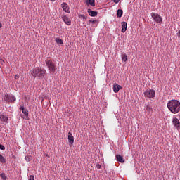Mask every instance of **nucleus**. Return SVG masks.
Returning <instances> with one entry per match:
<instances>
[{
  "label": "nucleus",
  "mask_w": 180,
  "mask_h": 180,
  "mask_svg": "<svg viewBox=\"0 0 180 180\" xmlns=\"http://www.w3.org/2000/svg\"><path fill=\"white\" fill-rule=\"evenodd\" d=\"M62 19L63 22H65V23L68 25V26H71V20H70V18H68L67 15H63L62 17Z\"/></svg>",
  "instance_id": "9"
},
{
  "label": "nucleus",
  "mask_w": 180,
  "mask_h": 180,
  "mask_svg": "<svg viewBox=\"0 0 180 180\" xmlns=\"http://www.w3.org/2000/svg\"><path fill=\"white\" fill-rule=\"evenodd\" d=\"M167 108L174 115L180 112V102L178 100H170L167 103Z\"/></svg>",
  "instance_id": "1"
},
{
  "label": "nucleus",
  "mask_w": 180,
  "mask_h": 180,
  "mask_svg": "<svg viewBox=\"0 0 180 180\" xmlns=\"http://www.w3.org/2000/svg\"><path fill=\"white\" fill-rule=\"evenodd\" d=\"M144 96L146 98H149V99H152L153 98H155V91L153 89H147L144 92Z\"/></svg>",
  "instance_id": "3"
},
{
  "label": "nucleus",
  "mask_w": 180,
  "mask_h": 180,
  "mask_svg": "<svg viewBox=\"0 0 180 180\" xmlns=\"http://www.w3.org/2000/svg\"><path fill=\"white\" fill-rule=\"evenodd\" d=\"M22 112L25 116H29V111L27 110L24 109Z\"/></svg>",
  "instance_id": "26"
},
{
  "label": "nucleus",
  "mask_w": 180,
  "mask_h": 180,
  "mask_svg": "<svg viewBox=\"0 0 180 180\" xmlns=\"http://www.w3.org/2000/svg\"><path fill=\"white\" fill-rule=\"evenodd\" d=\"M89 4L91 6H95V0H89Z\"/></svg>",
  "instance_id": "22"
},
{
  "label": "nucleus",
  "mask_w": 180,
  "mask_h": 180,
  "mask_svg": "<svg viewBox=\"0 0 180 180\" xmlns=\"http://www.w3.org/2000/svg\"><path fill=\"white\" fill-rule=\"evenodd\" d=\"M0 162H2V164H5L6 162V159L2 155L0 154Z\"/></svg>",
  "instance_id": "20"
},
{
  "label": "nucleus",
  "mask_w": 180,
  "mask_h": 180,
  "mask_svg": "<svg viewBox=\"0 0 180 180\" xmlns=\"http://www.w3.org/2000/svg\"><path fill=\"white\" fill-rule=\"evenodd\" d=\"M123 87H122L120 85L115 83L113 84V91L115 92V94H117V92H119V91H120V89H122Z\"/></svg>",
  "instance_id": "8"
},
{
  "label": "nucleus",
  "mask_w": 180,
  "mask_h": 180,
  "mask_svg": "<svg viewBox=\"0 0 180 180\" xmlns=\"http://www.w3.org/2000/svg\"><path fill=\"white\" fill-rule=\"evenodd\" d=\"M4 100L6 101V102H15V101H16V97L13 95L6 94L4 96Z\"/></svg>",
  "instance_id": "6"
},
{
  "label": "nucleus",
  "mask_w": 180,
  "mask_h": 180,
  "mask_svg": "<svg viewBox=\"0 0 180 180\" xmlns=\"http://www.w3.org/2000/svg\"><path fill=\"white\" fill-rule=\"evenodd\" d=\"M122 15H123V10L122 9L117 10V18H122Z\"/></svg>",
  "instance_id": "18"
},
{
  "label": "nucleus",
  "mask_w": 180,
  "mask_h": 180,
  "mask_svg": "<svg viewBox=\"0 0 180 180\" xmlns=\"http://www.w3.org/2000/svg\"><path fill=\"white\" fill-rule=\"evenodd\" d=\"M0 176H1V178L2 179H4V180H6V179H7L6 174H5V173H1V174H0Z\"/></svg>",
  "instance_id": "23"
},
{
  "label": "nucleus",
  "mask_w": 180,
  "mask_h": 180,
  "mask_svg": "<svg viewBox=\"0 0 180 180\" xmlns=\"http://www.w3.org/2000/svg\"><path fill=\"white\" fill-rule=\"evenodd\" d=\"M89 23H91V25H96V26H98V25L99 24V21L98 20H89Z\"/></svg>",
  "instance_id": "16"
},
{
  "label": "nucleus",
  "mask_w": 180,
  "mask_h": 180,
  "mask_svg": "<svg viewBox=\"0 0 180 180\" xmlns=\"http://www.w3.org/2000/svg\"><path fill=\"white\" fill-rule=\"evenodd\" d=\"M146 110L147 112H153V108H151L150 105H146Z\"/></svg>",
  "instance_id": "24"
},
{
  "label": "nucleus",
  "mask_w": 180,
  "mask_h": 180,
  "mask_svg": "<svg viewBox=\"0 0 180 180\" xmlns=\"http://www.w3.org/2000/svg\"><path fill=\"white\" fill-rule=\"evenodd\" d=\"M150 15L156 23H161L162 22V18L158 13H151Z\"/></svg>",
  "instance_id": "5"
},
{
  "label": "nucleus",
  "mask_w": 180,
  "mask_h": 180,
  "mask_svg": "<svg viewBox=\"0 0 180 180\" xmlns=\"http://www.w3.org/2000/svg\"><path fill=\"white\" fill-rule=\"evenodd\" d=\"M25 109V106H23V105H20V110H22H22Z\"/></svg>",
  "instance_id": "30"
},
{
  "label": "nucleus",
  "mask_w": 180,
  "mask_h": 180,
  "mask_svg": "<svg viewBox=\"0 0 180 180\" xmlns=\"http://www.w3.org/2000/svg\"><path fill=\"white\" fill-rule=\"evenodd\" d=\"M2 27V24L0 22V29Z\"/></svg>",
  "instance_id": "35"
},
{
  "label": "nucleus",
  "mask_w": 180,
  "mask_h": 180,
  "mask_svg": "<svg viewBox=\"0 0 180 180\" xmlns=\"http://www.w3.org/2000/svg\"><path fill=\"white\" fill-rule=\"evenodd\" d=\"M96 168H97V169H101V165L97 164L96 165Z\"/></svg>",
  "instance_id": "31"
},
{
  "label": "nucleus",
  "mask_w": 180,
  "mask_h": 180,
  "mask_svg": "<svg viewBox=\"0 0 180 180\" xmlns=\"http://www.w3.org/2000/svg\"><path fill=\"white\" fill-rule=\"evenodd\" d=\"M119 1L120 0H113V2H115V4H119Z\"/></svg>",
  "instance_id": "32"
},
{
  "label": "nucleus",
  "mask_w": 180,
  "mask_h": 180,
  "mask_svg": "<svg viewBox=\"0 0 180 180\" xmlns=\"http://www.w3.org/2000/svg\"><path fill=\"white\" fill-rule=\"evenodd\" d=\"M30 74L34 78H39V79H43L47 74V71L44 68H41L39 67L32 69L30 70Z\"/></svg>",
  "instance_id": "2"
},
{
  "label": "nucleus",
  "mask_w": 180,
  "mask_h": 180,
  "mask_svg": "<svg viewBox=\"0 0 180 180\" xmlns=\"http://www.w3.org/2000/svg\"><path fill=\"white\" fill-rule=\"evenodd\" d=\"M122 33H124L127 30V22H122Z\"/></svg>",
  "instance_id": "13"
},
{
  "label": "nucleus",
  "mask_w": 180,
  "mask_h": 180,
  "mask_svg": "<svg viewBox=\"0 0 180 180\" xmlns=\"http://www.w3.org/2000/svg\"><path fill=\"white\" fill-rule=\"evenodd\" d=\"M121 57L124 63H126V61H127V55H126V53H122Z\"/></svg>",
  "instance_id": "17"
},
{
  "label": "nucleus",
  "mask_w": 180,
  "mask_h": 180,
  "mask_svg": "<svg viewBox=\"0 0 180 180\" xmlns=\"http://www.w3.org/2000/svg\"><path fill=\"white\" fill-rule=\"evenodd\" d=\"M79 18H83V20H86V15H84V14H80L79 15Z\"/></svg>",
  "instance_id": "25"
},
{
  "label": "nucleus",
  "mask_w": 180,
  "mask_h": 180,
  "mask_svg": "<svg viewBox=\"0 0 180 180\" xmlns=\"http://www.w3.org/2000/svg\"><path fill=\"white\" fill-rule=\"evenodd\" d=\"M68 139L70 146H72L74 144V136H72V134L71 132H68Z\"/></svg>",
  "instance_id": "10"
},
{
  "label": "nucleus",
  "mask_w": 180,
  "mask_h": 180,
  "mask_svg": "<svg viewBox=\"0 0 180 180\" xmlns=\"http://www.w3.org/2000/svg\"><path fill=\"white\" fill-rule=\"evenodd\" d=\"M56 41L57 44H64V41H63V39H61L60 38H56Z\"/></svg>",
  "instance_id": "19"
},
{
  "label": "nucleus",
  "mask_w": 180,
  "mask_h": 180,
  "mask_svg": "<svg viewBox=\"0 0 180 180\" xmlns=\"http://www.w3.org/2000/svg\"><path fill=\"white\" fill-rule=\"evenodd\" d=\"M0 150H5V146H4V145L0 144Z\"/></svg>",
  "instance_id": "29"
},
{
  "label": "nucleus",
  "mask_w": 180,
  "mask_h": 180,
  "mask_svg": "<svg viewBox=\"0 0 180 180\" xmlns=\"http://www.w3.org/2000/svg\"><path fill=\"white\" fill-rule=\"evenodd\" d=\"M51 2H54L56 1V0H50Z\"/></svg>",
  "instance_id": "36"
},
{
  "label": "nucleus",
  "mask_w": 180,
  "mask_h": 180,
  "mask_svg": "<svg viewBox=\"0 0 180 180\" xmlns=\"http://www.w3.org/2000/svg\"><path fill=\"white\" fill-rule=\"evenodd\" d=\"M172 123L174 126V127H176V129H179L180 127V122L178 118H174Z\"/></svg>",
  "instance_id": "11"
},
{
  "label": "nucleus",
  "mask_w": 180,
  "mask_h": 180,
  "mask_svg": "<svg viewBox=\"0 0 180 180\" xmlns=\"http://www.w3.org/2000/svg\"><path fill=\"white\" fill-rule=\"evenodd\" d=\"M0 120L1 122H5L6 123H8V120H9V118L6 117V115L1 114L0 115Z\"/></svg>",
  "instance_id": "14"
},
{
  "label": "nucleus",
  "mask_w": 180,
  "mask_h": 180,
  "mask_svg": "<svg viewBox=\"0 0 180 180\" xmlns=\"http://www.w3.org/2000/svg\"><path fill=\"white\" fill-rule=\"evenodd\" d=\"M115 158H116L117 161H118V162H121V163L124 162V159L123 158V156H122L120 155H117L115 156Z\"/></svg>",
  "instance_id": "15"
},
{
  "label": "nucleus",
  "mask_w": 180,
  "mask_h": 180,
  "mask_svg": "<svg viewBox=\"0 0 180 180\" xmlns=\"http://www.w3.org/2000/svg\"><path fill=\"white\" fill-rule=\"evenodd\" d=\"M87 13H89V16H91L93 18H95V16H98V12L92 11L90 8L87 10Z\"/></svg>",
  "instance_id": "12"
},
{
  "label": "nucleus",
  "mask_w": 180,
  "mask_h": 180,
  "mask_svg": "<svg viewBox=\"0 0 180 180\" xmlns=\"http://www.w3.org/2000/svg\"><path fill=\"white\" fill-rule=\"evenodd\" d=\"M15 79H19V75H16L15 77Z\"/></svg>",
  "instance_id": "33"
},
{
  "label": "nucleus",
  "mask_w": 180,
  "mask_h": 180,
  "mask_svg": "<svg viewBox=\"0 0 180 180\" xmlns=\"http://www.w3.org/2000/svg\"><path fill=\"white\" fill-rule=\"evenodd\" d=\"M28 180H34V175H30V176H29Z\"/></svg>",
  "instance_id": "27"
},
{
  "label": "nucleus",
  "mask_w": 180,
  "mask_h": 180,
  "mask_svg": "<svg viewBox=\"0 0 180 180\" xmlns=\"http://www.w3.org/2000/svg\"><path fill=\"white\" fill-rule=\"evenodd\" d=\"M46 66L48 67L49 71L51 72H56V65H54V63L51 60H46Z\"/></svg>",
  "instance_id": "4"
},
{
  "label": "nucleus",
  "mask_w": 180,
  "mask_h": 180,
  "mask_svg": "<svg viewBox=\"0 0 180 180\" xmlns=\"http://www.w3.org/2000/svg\"><path fill=\"white\" fill-rule=\"evenodd\" d=\"M25 160H27L28 162H29V161H32V155L25 156Z\"/></svg>",
  "instance_id": "21"
},
{
  "label": "nucleus",
  "mask_w": 180,
  "mask_h": 180,
  "mask_svg": "<svg viewBox=\"0 0 180 180\" xmlns=\"http://www.w3.org/2000/svg\"><path fill=\"white\" fill-rule=\"evenodd\" d=\"M61 7L63 8V11H64V12H66V13H70V6L67 3L65 2L62 3Z\"/></svg>",
  "instance_id": "7"
},
{
  "label": "nucleus",
  "mask_w": 180,
  "mask_h": 180,
  "mask_svg": "<svg viewBox=\"0 0 180 180\" xmlns=\"http://www.w3.org/2000/svg\"><path fill=\"white\" fill-rule=\"evenodd\" d=\"M0 64L1 65H4V64H5V61L4 60H2V59H0Z\"/></svg>",
  "instance_id": "28"
},
{
  "label": "nucleus",
  "mask_w": 180,
  "mask_h": 180,
  "mask_svg": "<svg viewBox=\"0 0 180 180\" xmlns=\"http://www.w3.org/2000/svg\"><path fill=\"white\" fill-rule=\"evenodd\" d=\"M45 155L46 157H48V158H50V156L49 155V154H46Z\"/></svg>",
  "instance_id": "34"
}]
</instances>
